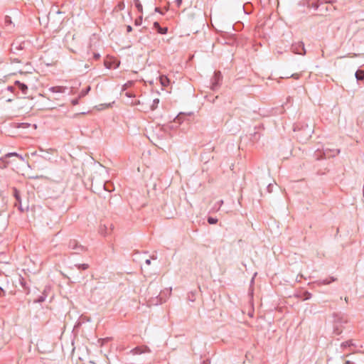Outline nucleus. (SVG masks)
<instances>
[{"instance_id":"f257e3e1","label":"nucleus","mask_w":364,"mask_h":364,"mask_svg":"<svg viewBox=\"0 0 364 364\" xmlns=\"http://www.w3.org/2000/svg\"><path fill=\"white\" fill-rule=\"evenodd\" d=\"M65 89L66 88L65 87L55 86V87H53L50 88V91L51 92H53V94H55V93H63V92H65Z\"/></svg>"},{"instance_id":"f03ea898","label":"nucleus","mask_w":364,"mask_h":364,"mask_svg":"<svg viewBox=\"0 0 364 364\" xmlns=\"http://www.w3.org/2000/svg\"><path fill=\"white\" fill-rule=\"evenodd\" d=\"M159 80H160L161 85L163 87H166L169 85V79L166 76H164V75L161 76Z\"/></svg>"},{"instance_id":"7ed1b4c3","label":"nucleus","mask_w":364,"mask_h":364,"mask_svg":"<svg viewBox=\"0 0 364 364\" xmlns=\"http://www.w3.org/2000/svg\"><path fill=\"white\" fill-rule=\"evenodd\" d=\"M16 85H18V88L23 92L26 93V91L28 90L27 85H26L23 83L20 82L19 81L16 82Z\"/></svg>"},{"instance_id":"20e7f679","label":"nucleus","mask_w":364,"mask_h":364,"mask_svg":"<svg viewBox=\"0 0 364 364\" xmlns=\"http://www.w3.org/2000/svg\"><path fill=\"white\" fill-rule=\"evenodd\" d=\"M154 25V26L156 28H158V31H159V33L164 34V33H166L167 32V28H161L159 26V23L155 22Z\"/></svg>"},{"instance_id":"39448f33","label":"nucleus","mask_w":364,"mask_h":364,"mask_svg":"<svg viewBox=\"0 0 364 364\" xmlns=\"http://www.w3.org/2000/svg\"><path fill=\"white\" fill-rule=\"evenodd\" d=\"M111 107L110 104H101L97 106H96V108L97 110H102L105 109H107Z\"/></svg>"},{"instance_id":"423d86ee","label":"nucleus","mask_w":364,"mask_h":364,"mask_svg":"<svg viewBox=\"0 0 364 364\" xmlns=\"http://www.w3.org/2000/svg\"><path fill=\"white\" fill-rule=\"evenodd\" d=\"M355 76L358 80H363L364 79V71L363 70H358L355 73Z\"/></svg>"},{"instance_id":"0eeeda50","label":"nucleus","mask_w":364,"mask_h":364,"mask_svg":"<svg viewBox=\"0 0 364 364\" xmlns=\"http://www.w3.org/2000/svg\"><path fill=\"white\" fill-rule=\"evenodd\" d=\"M208 221L210 224H215L218 222V220L213 218H209Z\"/></svg>"},{"instance_id":"6e6552de","label":"nucleus","mask_w":364,"mask_h":364,"mask_svg":"<svg viewBox=\"0 0 364 364\" xmlns=\"http://www.w3.org/2000/svg\"><path fill=\"white\" fill-rule=\"evenodd\" d=\"M291 77L298 80L300 77V74L299 73H294L291 75Z\"/></svg>"},{"instance_id":"1a4fd4ad","label":"nucleus","mask_w":364,"mask_h":364,"mask_svg":"<svg viewBox=\"0 0 364 364\" xmlns=\"http://www.w3.org/2000/svg\"><path fill=\"white\" fill-rule=\"evenodd\" d=\"M176 1L178 6H180L182 3V0H176Z\"/></svg>"},{"instance_id":"9d476101","label":"nucleus","mask_w":364,"mask_h":364,"mask_svg":"<svg viewBox=\"0 0 364 364\" xmlns=\"http://www.w3.org/2000/svg\"><path fill=\"white\" fill-rule=\"evenodd\" d=\"M4 294V289L2 287H0V296H2Z\"/></svg>"},{"instance_id":"9b49d317","label":"nucleus","mask_w":364,"mask_h":364,"mask_svg":"<svg viewBox=\"0 0 364 364\" xmlns=\"http://www.w3.org/2000/svg\"><path fill=\"white\" fill-rule=\"evenodd\" d=\"M99 57H100V55H99L98 54H96V55H94V58H95V59H98V58H99Z\"/></svg>"},{"instance_id":"f8f14e48","label":"nucleus","mask_w":364,"mask_h":364,"mask_svg":"<svg viewBox=\"0 0 364 364\" xmlns=\"http://www.w3.org/2000/svg\"><path fill=\"white\" fill-rule=\"evenodd\" d=\"M72 103H73V105H75L77 103V100H73L72 102Z\"/></svg>"},{"instance_id":"ddd939ff","label":"nucleus","mask_w":364,"mask_h":364,"mask_svg":"<svg viewBox=\"0 0 364 364\" xmlns=\"http://www.w3.org/2000/svg\"><path fill=\"white\" fill-rule=\"evenodd\" d=\"M345 364H353V363H351V362H350V361H349V360H346Z\"/></svg>"},{"instance_id":"4468645a","label":"nucleus","mask_w":364,"mask_h":364,"mask_svg":"<svg viewBox=\"0 0 364 364\" xmlns=\"http://www.w3.org/2000/svg\"><path fill=\"white\" fill-rule=\"evenodd\" d=\"M63 105H64V103H63V102H62V103H60V104H59V105H58V106H60V107H62V106H63Z\"/></svg>"},{"instance_id":"2eb2a0df","label":"nucleus","mask_w":364,"mask_h":364,"mask_svg":"<svg viewBox=\"0 0 364 364\" xmlns=\"http://www.w3.org/2000/svg\"><path fill=\"white\" fill-rule=\"evenodd\" d=\"M137 7L139 8V9H140L141 8V6L140 4L137 5Z\"/></svg>"},{"instance_id":"dca6fc26","label":"nucleus","mask_w":364,"mask_h":364,"mask_svg":"<svg viewBox=\"0 0 364 364\" xmlns=\"http://www.w3.org/2000/svg\"><path fill=\"white\" fill-rule=\"evenodd\" d=\"M131 30H132L131 26H128V31H131Z\"/></svg>"},{"instance_id":"f3484780","label":"nucleus","mask_w":364,"mask_h":364,"mask_svg":"<svg viewBox=\"0 0 364 364\" xmlns=\"http://www.w3.org/2000/svg\"><path fill=\"white\" fill-rule=\"evenodd\" d=\"M147 264H150V261L149 259L146 260Z\"/></svg>"},{"instance_id":"a211bd4d","label":"nucleus","mask_w":364,"mask_h":364,"mask_svg":"<svg viewBox=\"0 0 364 364\" xmlns=\"http://www.w3.org/2000/svg\"><path fill=\"white\" fill-rule=\"evenodd\" d=\"M126 95H127V96H129V97H130V96H131V95H129V94H128V93H126Z\"/></svg>"},{"instance_id":"6ab92c4d","label":"nucleus","mask_w":364,"mask_h":364,"mask_svg":"<svg viewBox=\"0 0 364 364\" xmlns=\"http://www.w3.org/2000/svg\"><path fill=\"white\" fill-rule=\"evenodd\" d=\"M11 155L16 156L17 154H11Z\"/></svg>"}]
</instances>
